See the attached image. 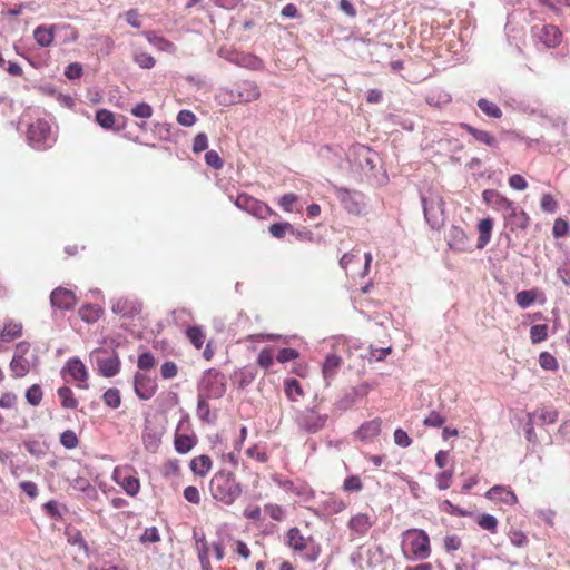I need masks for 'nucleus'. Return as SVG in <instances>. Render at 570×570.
Instances as JSON below:
<instances>
[{
  "label": "nucleus",
  "instance_id": "f257e3e1",
  "mask_svg": "<svg viewBox=\"0 0 570 570\" xmlns=\"http://www.w3.org/2000/svg\"><path fill=\"white\" fill-rule=\"evenodd\" d=\"M401 550L406 560H425L431 556L429 534L421 529H407L401 534Z\"/></svg>",
  "mask_w": 570,
  "mask_h": 570
},
{
  "label": "nucleus",
  "instance_id": "f03ea898",
  "mask_svg": "<svg viewBox=\"0 0 570 570\" xmlns=\"http://www.w3.org/2000/svg\"><path fill=\"white\" fill-rule=\"evenodd\" d=\"M209 491L216 501L232 505L240 497L243 489L233 473L218 471L209 482Z\"/></svg>",
  "mask_w": 570,
  "mask_h": 570
},
{
  "label": "nucleus",
  "instance_id": "7ed1b4c3",
  "mask_svg": "<svg viewBox=\"0 0 570 570\" xmlns=\"http://www.w3.org/2000/svg\"><path fill=\"white\" fill-rule=\"evenodd\" d=\"M27 139L37 150H46L56 141L50 124L45 119H37L29 125Z\"/></svg>",
  "mask_w": 570,
  "mask_h": 570
},
{
  "label": "nucleus",
  "instance_id": "20e7f679",
  "mask_svg": "<svg viewBox=\"0 0 570 570\" xmlns=\"http://www.w3.org/2000/svg\"><path fill=\"white\" fill-rule=\"evenodd\" d=\"M111 479L127 495L135 498L139 494L141 484L138 472L132 465H117L112 471Z\"/></svg>",
  "mask_w": 570,
  "mask_h": 570
},
{
  "label": "nucleus",
  "instance_id": "39448f33",
  "mask_svg": "<svg viewBox=\"0 0 570 570\" xmlns=\"http://www.w3.org/2000/svg\"><path fill=\"white\" fill-rule=\"evenodd\" d=\"M424 216L433 229H440L444 225V200L441 195L430 193L422 196Z\"/></svg>",
  "mask_w": 570,
  "mask_h": 570
},
{
  "label": "nucleus",
  "instance_id": "423d86ee",
  "mask_svg": "<svg viewBox=\"0 0 570 570\" xmlns=\"http://www.w3.org/2000/svg\"><path fill=\"white\" fill-rule=\"evenodd\" d=\"M287 546L294 551L301 552L307 550L305 559L315 562L321 554V547L315 544L312 538H305L296 527L291 528L286 534Z\"/></svg>",
  "mask_w": 570,
  "mask_h": 570
},
{
  "label": "nucleus",
  "instance_id": "0eeeda50",
  "mask_svg": "<svg viewBox=\"0 0 570 570\" xmlns=\"http://www.w3.org/2000/svg\"><path fill=\"white\" fill-rule=\"evenodd\" d=\"M226 392L224 375L215 368L206 371L199 385V395L208 399H220Z\"/></svg>",
  "mask_w": 570,
  "mask_h": 570
},
{
  "label": "nucleus",
  "instance_id": "6e6552de",
  "mask_svg": "<svg viewBox=\"0 0 570 570\" xmlns=\"http://www.w3.org/2000/svg\"><path fill=\"white\" fill-rule=\"evenodd\" d=\"M30 343L19 342L14 347L13 357L10 362V371L13 377H24L36 363L28 357L30 354Z\"/></svg>",
  "mask_w": 570,
  "mask_h": 570
},
{
  "label": "nucleus",
  "instance_id": "1a4fd4ad",
  "mask_svg": "<svg viewBox=\"0 0 570 570\" xmlns=\"http://www.w3.org/2000/svg\"><path fill=\"white\" fill-rule=\"evenodd\" d=\"M371 262V253H366L362 257L358 250H352L343 255L340 265L347 274L351 273L353 277H364L368 273Z\"/></svg>",
  "mask_w": 570,
  "mask_h": 570
},
{
  "label": "nucleus",
  "instance_id": "9d476101",
  "mask_svg": "<svg viewBox=\"0 0 570 570\" xmlns=\"http://www.w3.org/2000/svg\"><path fill=\"white\" fill-rule=\"evenodd\" d=\"M328 421L327 414H322L316 406L306 407L297 414L296 422L301 430L314 434L325 428Z\"/></svg>",
  "mask_w": 570,
  "mask_h": 570
},
{
  "label": "nucleus",
  "instance_id": "9b49d317",
  "mask_svg": "<svg viewBox=\"0 0 570 570\" xmlns=\"http://www.w3.org/2000/svg\"><path fill=\"white\" fill-rule=\"evenodd\" d=\"M234 203L239 209L247 212L258 219H267L271 216H276V213L267 204L246 193L238 194Z\"/></svg>",
  "mask_w": 570,
  "mask_h": 570
},
{
  "label": "nucleus",
  "instance_id": "f8f14e48",
  "mask_svg": "<svg viewBox=\"0 0 570 570\" xmlns=\"http://www.w3.org/2000/svg\"><path fill=\"white\" fill-rule=\"evenodd\" d=\"M92 355L96 358L99 373L105 377H112L120 371V360L117 354L109 353L107 350H96Z\"/></svg>",
  "mask_w": 570,
  "mask_h": 570
},
{
  "label": "nucleus",
  "instance_id": "ddd939ff",
  "mask_svg": "<svg viewBox=\"0 0 570 570\" xmlns=\"http://www.w3.org/2000/svg\"><path fill=\"white\" fill-rule=\"evenodd\" d=\"M335 193L342 206L353 215H361L364 209L363 195L356 190L336 187Z\"/></svg>",
  "mask_w": 570,
  "mask_h": 570
},
{
  "label": "nucleus",
  "instance_id": "4468645a",
  "mask_svg": "<svg viewBox=\"0 0 570 570\" xmlns=\"http://www.w3.org/2000/svg\"><path fill=\"white\" fill-rule=\"evenodd\" d=\"M484 203L491 206L495 210H502L504 215H514V204L512 200L507 198L504 195L495 189H485L482 193Z\"/></svg>",
  "mask_w": 570,
  "mask_h": 570
},
{
  "label": "nucleus",
  "instance_id": "2eb2a0df",
  "mask_svg": "<svg viewBox=\"0 0 570 570\" xmlns=\"http://www.w3.org/2000/svg\"><path fill=\"white\" fill-rule=\"evenodd\" d=\"M134 390L140 400H149L156 394L158 384L155 379L145 373L137 372L134 375Z\"/></svg>",
  "mask_w": 570,
  "mask_h": 570
},
{
  "label": "nucleus",
  "instance_id": "dca6fc26",
  "mask_svg": "<svg viewBox=\"0 0 570 570\" xmlns=\"http://www.w3.org/2000/svg\"><path fill=\"white\" fill-rule=\"evenodd\" d=\"M534 36L546 48H557L562 40V32L557 26L544 24L540 29L533 28Z\"/></svg>",
  "mask_w": 570,
  "mask_h": 570
},
{
  "label": "nucleus",
  "instance_id": "f3484780",
  "mask_svg": "<svg viewBox=\"0 0 570 570\" xmlns=\"http://www.w3.org/2000/svg\"><path fill=\"white\" fill-rule=\"evenodd\" d=\"M111 311L122 317L134 318L141 312V304L134 298L118 297L112 302Z\"/></svg>",
  "mask_w": 570,
  "mask_h": 570
},
{
  "label": "nucleus",
  "instance_id": "a211bd4d",
  "mask_svg": "<svg viewBox=\"0 0 570 570\" xmlns=\"http://www.w3.org/2000/svg\"><path fill=\"white\" fill-rule=\"evenodd\" d=\"M50 302L59 309H71L77 304V297L72 291L57 287L51 292Z\"/></svg>",
  "mask_w": 570,
  "mask_h": 570
},
{
  "label": "nucleus",
  "instance_id": "6ab92c4d",
  "mask_svg": "<svg viewBox=\"0 0 570 570\" xmlns=\"http://www.w3.org/2000/svg\"><path fill=\"white\" fill-rule=\"evenodd\" d=\"M450 248L456 252H464L469 247V238L460 226H451L446 236Z\"/></svg>",
  "mask_w": 570,
  "mask_h": 570
},
{
  "label": "nucleus",
  "instance_id": "aec40b11",
  "mask_svg": "<svg viewBox=\"0 0 570 570\" xmlns=\"http://www.w3.org/2000/svg\"><path fill=\"white\" fill-rule=\"evenodd\" d=\"M485 497L491 501L502 502L508 505H513L518 502L517 494L509 487L503 485L492 487Z\"/></svg>",
  "mask_w": 570,
  "mask_h": 570
},
{
  "label": "nucleus",
  "instance_id": "412c9836",
  "mask_svg": "<svg viewBox=\"0 0 570 570\" xmlns=\"http://www.w3.org/2000/svg\"><path fill=\"white\" fill-rule=\"evenodd\" d=\"M181 423L178 424L174 435V448L177 453L186 454L190 452L198 442L196 434H184L179 433Z\"/></svg>",
  "mask_w": 570,
  "mask_h": 570
},
{
  "label": "nucleus",
  "instance_id": "4be33fe9",
  "mask_svg": "<svg viewBox=\"0 0 570 570\" xmlns=\"http://www.w3.org/2000/svg\"><path fill=\"white\" fill-rule=\"evenodd\" d=\"M63 372L69 373L72 380L86 383L88 380V372L85 364L79 358H70L63 367ZM79 387H87V384H79Z\"/></svg>",
  "mask_w": 570,
  "mask_h": 570
},
{
  "label": "nucleus",
  "instance_id": "5701e85b",
  "mask_svg": "<svg viewBox=\"0 0 570 570\" xmlns=\"http://www.w3.org/2000/svg\"><path fill=\"white\" fill-rule=\"evenodd\" d=\"M374 524V519L368 513H357L348 521V528L358 537L365 535Z\"/></svg>",
  "mask_w": 570,
  "mask_h": 570
},
{
  "label": "nucleus",
  "instance_id": "b1692460",
  "mask_svg": "<svg viewBox=\"0 0 570 570\" xmlns=\"http://www.w3.org/2000/svg\"><path fill=\"white\" fill-rule=\"evenodd\" d=\"M382 430V420L376 417L374 420L363 423L355 432L356 438L361 441H366L377 436Z\"/></svg>",
  "mask_w": 570,
  "mask_h": 570
},
{
  "label": "nucleus",
  "instance_id": "393cba45",
  "mask_svg": "<svg viewBox=\"0 0 570 570\" xmlns=\"http://www.w3.org/2000/svg\"><path fill=\"white\" fill-rule=\"evenodd\" d=\"M493 225L494 220L491 217L483 218L478 223L476 229L479 233V238L476 247L479 249L484 248L490 243Z\"/></svg>",
  "mask_w": 570,
  "mask_h": 570
},
{
  "label": "nucleus",
  "instance_id": "a878e982",
  "mask_svg": "<svg viewBox=\"0 0 570 570\" xmlns=\"http://www.w3.org/2000/svg\"><path fill=\"white\" fill-rule=\"evenodd\" d=\"M56 26H38L33 30V39L40 47H50L55 40Z\"/></svg>",
  "mask_w": 570,
  "mask_h": 570
},
{
  "label": "nucleus",
  "instance_id": "bb28decb",
  "mask_svg": "<svg viewBox=\"0 0 570 570\" xmlns=\"http://www.w3.org/2000/svg\"><path fill=\"white\" fill-rule=\"evenodd\" d=\"M461 127L468 134H470L476 141L482 142L492 148L498 147V140L491 132H489L487 130L476 129L469 124H461Z\"/></svg>",
  "mask_w": 570,
  "mask_h": 570
},
{
  "label": "nucleus",
  "instance_id": "cd10ccee",
  "mask_svg": "<svg viewBox=\"0 0 570 570\" xmlns=\"http://www.w3.org/2000/svg\"><path fill=\"white\" fill-rule=\"evenodd\" d=\"M208 400V397L198 394L196 415L203 423L213 424L217 415L212 413Z\"/></svg>",
  "mask_w": 570,
  "mask_h": 570
},
{
  "label": "nucleus",
  "instance_id": "c85d7f7f",
  "mask_svg": "<svg viewBox=\"0 0 570 570\" xmlns=\"http://www.w3.org/2000/svg\"><path fill=\"white\" fill-rule=\"evenodd\" d=\"M213 465L212 459L209 455L202 454L198 456H195L190 461V470L195 475H198L200 478H204L208 474Z\"/></svg>",
  "mask_w": 570,
  "mask_h": 570
},
{
  "label": "nucleus",
  "instance_id": "c756f323",
  "mask_svg": "<svg viewBox=\"0 0 570 570\" xmlns=\"http://www.w3.org/2000/svg\"><path fill=\"white\" fill-rule=\"evenodd\" d=\"M542 296H543L542 292L538 288L524 289V291L517 293L515 302L519 307L524 309V308L530 307Z\"/></svg>",
  "mask_w": 570,
  "mask_h": 570
},
{
  "label": "nucleus",
  "instance_id": "7c9ffc66",
  "mask_svg": "<svg viewBox=\"0 0 570 570\" xmlns=\"http://www.w3.org/2000/svg\"><path fill=\"white\" fill-rule=\"evenodd\" d=\"M284 391L287 399L292 402H298L305 395L301 383L296 379L285 380Z\"/></svg>",
  "mask_w": 570,
  "mask_h": 570
},
{
  "label": "nucleus",
  "instance_id": "2f4dec72",
  "mask_svg": "<svg viewBox=\"0 0 570 570\" xmlns=\"http://www.w3.org/2000/svg\"><path fill=\"white\" fill-rule=\"evenodd\" d=\"M342 365V358L337 355H328L323 364V375L326 381L333 379Z\"/></svg>",
  "mask_w": 570,
  "mask_h": 570
},
{
  "label": "nucleus",
  "instance_id": "473e14b6",
  "mask_svg": "<svg viewBox=\"0 0 570 570\" xmlns=\"http://www.w3.org/2000/svg\"><path fill=\"white\" fill-rule=\"evenodd\" d=\"M70 485L76 491L86 492L90 498L96 499L98 497L97 490L91 485L89 479L86 476H76L70 481Z\"/></svg>",
  "mask_w": 570,
  "mask_h": 570
},
{
  "label": "nucleus",
  "instance_id": "72a5a7b5",
  "mask_svg": "<svg viewBox=\"0 0 570 570\" xmlns=\"http://www.w3.org/2000/svg\"><path fill=\"white\" fill-rule=\"evenodd\" d=\"M239 101L250 102L261 97V91L255 82H244L239 92Z\"/></svg>",
  "mask_w": 570,
  "mask_h": 570
},
{
  "label": "nucleus",
  "instance_id": "f704fd0d",
  "mask_svg": "<svg viewBox=\"0 0 570 570\" xmlns=\"http://www.w3.org/2000/svg\"><path fill=\"white\" fill-rule=\"evenodd\" d=\"M144 36L146 37L149 43H151L161 51H175L176 49L173 42L165 39L164 37L156 35L154 31H146L144 32Z\"/></svg>",
  "mask_w": 570,
  "mask_h": 570
},
{
  "label": "nucleus",
  "instance_id": "c9c22d12",
  "mask_svg": "<svg viewBox=\"0 0 570 570\" xmlns=\"http://www.w3.org/2000/svg\"><path fill=\"white\" fill-rule=\"evenodd\" d=\"M96 121L97 124L106 130L116 129V116L112 111L108 109H99L96 112Z\"/></svg>",
  "mask_w": 570,
  "mask_h": 570
},
{
  "label": "nucleus",
  "instance_id": "e433bc0d",
  "mask_svg": "<svg viewBox=\"0 0 570 570\" xmlns=\"http://www.w3.org/2000/svg\"><path fill=\"white\" fill-rule=\"evenodd\" d=\"M79 315L86 323H95L101 317L102 309L98 305L87 304L80 307Z\"/></svg>",
  "mask_w": 570,
  "mask_h": 570
},
{
  "label": "nucleus",
  "instance_id": "4c0bfd02",
  "mask_svg": "<svg viewBox=\"0 0 570 570\" xmlns=\"http://www.w3.org/2000/svg\"><path fill=\"white\" fill-rule=\"evenodd\" d=\"M22 335V325L20 323L9 322L6 323L0 332V337L4 342H10L19 338Z\"/></svg>",
  "mask_w": 570,
  "mask_h": 570
},
{
  "label": "nucleus",
  "instance_id": "58836bf2",
  "mask_svg": "<svg viewBox=\"0 0 570 570\" xmlns=\"http://www.w3.org/2000/svg\"><path fill=\"white\" fill-rule=\"evenodd\" d=\"M58 396L61 401V406L63 409L75 410L78 406V400L75 397L73 392L68 386H61L57 391Z\"/></svg>",
  "mask_w": 570,
  "mask_h": 570
},
{
  "label": "nucleus",
  "instance_id": "ea45409f",
  "mask_svg": "<svg viewBox=\"0 0 570 570\" xmlns=\"http://www.w3.org/2000/svg\"><path fill=\"white\" fill-rule=\"evenodd\" d=\"M186 336L196 350H200L206 341V335L200 326H189Z\"/></svg>",
  "mask_w": 570,
  "mask_h": 570
},
{
  "label": "nucleus",
  "instance_id": "a19ab883",
  "mask_svg": "<svg viewBox=\"0 0 570 570\" xmlns=\"http://www.w3.org/2000/svg\"><path fill=\"white\" fill-rule=\"evenodd\" d=\"M236 62L237 65L252 70H261L264 68L263 60L252 53L240 55Z\"/></svg>",
  "mask_w": 570,
  "mask_h": 570
},
{
  "label": "nucleus",
  "instance_id": "79ce46f5",
  "mask_svg": "<svg viewBox=\"0 0 570 570\" xmlns=\"http://www.w3.org/2000/svg\"><path fill=\"white\" fill-rule=\"evenodd\" d=\"M257 372L253 366H245L235 373L239 387H245L254 382Z\"/></svg>",
  "mask_w": 570,
  "mask_h": 570
},
{
  "label": "nucleus",
  "instance_id": "37998d69",
  "mask_svg": "<svg viewBox=\"0 0 570 570\" xmlns=\"http://www.w3.org/2000/svg\"><path fill=\"white\" fill-rule=\"evenodd\" d=\"M535 415L542 424H553L558 421L559 412L553 406H542L537 410Z\"/></svg>",
  "mask_w": 570,
  "mask_h": 570
},
{
  "label": "nucleus",
  "instance_id": "c03bdc74",
  "mask_svg": "<svg viewBox=\"0 0 570 570\" xmlns=\"http://www.w3.org/2000/svg\"><path fill=\"white\" fill-rule=\"evenodd\" d=\"M478 107L488 117L495 118V119H499L502 117V110L500 109V107L497 104H494L485 98H480L478 100Z\"/></svg>",
  "mask_w": 570,
  "mask_h": 570
},
{
  "label": "nucleus",
  "instance_id": "a18cd8bd",
  "mask_svg": "<svg viewBox=\"0 0 570 570\" xmlns=\"http://www.w3.org/2000/svg\"><path fill=\"white\" fill-rule=\"evenodd\" d=\"M504 219H509V223L515 228L527 229L530 223V217L524 210L517 212L514 207V215H504Z\"/></svg>",
  "mask_w": 570,
  "mask_h": 570
},
{
  "label": "nucleus",
  "instance_id": "49530a36",
  "mask_svg": "<svg viewBox=\"0 0 570 570\" xmlns=\"http://www.w3.org/2000/svg\"><path fill=\"white\" fill-rule=\"evenodd\" d=\"M268 232L274 238L281 239L287 233L294 234V227L288 222L275 223L268 227Z\"/></svg>",
  "mask_w": 570,
  "mask_h": 570
},
{
  "label": "nucleus",
  "instance_id": "de8ad7c7",
  "mask_svg": "<svg viewBox=\"0 0 570 570\" xmlns=\"http://www.w3.org/2000/svg\"><path fill=\"white\" fill-rule=\"evenodd\" d=\"M247 458L253 459L259 463H266L269 460V455L264 446L254 444L245 451Z\"/></svg>",
  "mask_w": 570,
  "mask_h": 570
},
{
  "label": "nucleus",
  "instance_id": "09e8293b",
  "mask_svg": "<svg viewBox=\"0 0 570 570\" xmlns=\"http://www.w3.org/2000/svg\"><path fill=\"white\" fill-rule=\"evenodd\" d=\"M102 401L107 406L118 409L121 404L120 391L115 387L108 389L102 395Z\"/></svg>",
  "mask_w": 570,
  "mask_h": 570
},
{
  "label": "nucleus",
  "instance_id": "8fccbe9b",
  "mask_svg": "<svg viewBox=\"0 0 570 570\" xmlns=\"http://www.w3.org/2000/svg\"><path fill=\"white\" fill-rule=\"evenodd\" d=\"M42 397L43 392L39 384H33L26 391L27 402L32 406H38L41 403Z\"/></svg>",
  "mask_w": 570,
  "mask_h": 570
},
{
  "label": "nucleus",
  "instance_id": "3c124183",
  "mask_svg": "<svg viewBox=\"0 0 570 570\" xmlns=\"http://www.w3.org/2000/svg\"><path fill=\"white\" fill-rule=\"evenodd\" d=\"M558 207H559L558 200L553 197V195L547 193L541 196L540 208L544 213L553 214L558 210Z\"/></svg>",
  "mask_w": 570,
  "mask_h": 570
},
{
  "label": "nucleus",
  "instance_id": "603ef678",
  "mask_svg": "<svg viewBox=\"0 0 570 570\" xmlns=\"http://www.w3.org/2000/svg\"><path fill=\"white\" fill-rule=\"evenodd\" d=\"M478 524L484 530L495 533L498 530V520L495 517L483 513L478 518Z\"/></svg>",
  "mask_w": 570,
  "mask_h": 570
},
{
  "label": "nucleus",
  "instance_id": "864d4df0",
  "mask_svg": "<svg viewBox=\"0 0 570 570\" xmlns=\"http://www.w3.org/2000/svg\"><path fill=\"white\" fill-rule=\"evenodd\" d=\"M548 337V325L538 324L530 328V338L533 344L540 343Z\"/></svg>",
  "mask_w": 570,
  "mask_h": 570
},
{
  "label": "nucleus",
  "instance_id": "5fc2aeb1",
  "mask_svg": "<svg viewBox=\"0 0 570 570\" xmlns=\"http://www.w3.org/2000/svg\"><path fill=\"white\" fill-rule=\"evenodd\" d=\"M570 226L569 223L562 218H557L553 223L552 235L554 238H562L569 236Z\"/></svg>",
  "mask_w": 570,
  "mask_h": 570
},
{
  "label": "nucleus",
  "instance_id": "6e6d98bb",
  "mask_svg": "<svg viewBox=\"0 0 570 570\" xmlns=\"http://www.w3.org/2000/svg\"><path fill=\"white\" fill-rule=\"evenodd\" d=\"M453 481V471L445 470L435 475V482L439 490H446L451 487Z\"/></svg>",
  "mask_w": 570,
  "mask_h": 570
},
{
  "label": "nucleus",
  "instance_id": "4d7b16f0",
  "mask_svg": "<svg viewBox=\"0 0 570 570\" xmlns=\"http://www.w3.org/2000/svg\"><path fill=\"white\" fill-rule=\"evenodd\" d=\"M345 492H358L363 489V482L358 475L347 476L342 485Z\"/></svg>",
  "mask_w": 570,
  "mask_h": 570
},
{
  "label": "nucleus",
  "instance_id": "13d9d810",
  "mask_svg": "<svg viewBox=\"0 0 570 570\" xmlns=\"http://www.w3.org/2000/svg\"><path fill=\"white\" fill-rule=\"evenodd\" d=\"M60 443L66 448V449H76L79 444V439L77 436V434L72 431V430H67L65 432L61 433L60 435Z\"/></svg>",
  "mask_w": 570,
  "mask_h": 570
},
{
  "label": "nucleus",
  "instance_id": "bf43d9fd",
  "mask_svg": "<svg viewBox=\"0 0 570 570\" xmlns=\"http://www.w3.org/2000/svg\"><path fill=\"white\" fill-rule=\"evenodd\" d=\"M156 358L150 352H145L138 356L137 366L141 371L151 370L156 366Z\"/></svg>",
  "mask_w": 570,
  "mask_h": 570
},
{
  "label": "nucleus",
  "instance_id": "052dcab7",
  "mask_svg": "<svg viewBox=\"0 0 570 570\" xmlns=\"http://www.w3.org/2000/svg\"><path fill=\"white\" fill-rule=\"evenodd\" d=\"M256 363L259 367L268 370L274 363L272 350L263 348L257 356Z\"/></svg>",
  "mask_w": 570,
  "mask_h": 570
},
{
  "label": "nucleus",
  "instance_id": "680f3d73",
  "mask_svg": "<svg viewBox=\"0 0 570 570\" xmlns=\"http://www.w3.org/2000/svg\"><path fill=\"white\" fill-rule=\"evenodd\" d=\"M508 537L511 541V543L517 548H524L529 543V539L524 532L521 530H511L508 533Z\"/></svg>",
  "mask_w": 570,
  "mask_h": 570
},
{
  "label": "nucleus",
  "instance_id": "e2e57ef3",
  "mask_svg": "<svg viewBox=\"0 0 570 570\" xmlns=\"http://www.w3.org/2000/svg\"><path fill=\"white\" fill-rule=\"evenodd\" d=\"M130 114L137 118L148 119L153 116V107L147 102H139L130 110Z\"/></svg>",
  "mask_w": 570,
  "mask_h": 570
},
{
  "label": "nucleus",
  "instance_id": "0e129e2a",
  "mask_svg": "<svg viewBox=\"0 0 570 570\" xmlns=\"http://www.w3.org/2000/svg\"><path fill=\"white\" fill-rule=\"evenodd\" d=\"M539 364L543 370L553 371L558 368L557 358L548 352H542L539 355Z\"/></svg>",
  "mask_w": 570,
  "mask_h": 570
},
{
  "label": "nucleus",
  "instance_id": "69168bd1",
  "mask_svg": "<svg viewBox=\"0 0 570 570\" xmlns=\"http://www.w3.org/2000/svg\"><path fill=\"white\" fill-rule=\"evenodd\" d=\"M441 511L458 517H465L468 512L456 505H454L450 500H444L439 504Z\"/></svg>",
  "mask_w": 570,
  "mask_h": 570
},
{
  "label": "nucleus",
  "instance_id": "338daca9",
  "mask_svg": "<svg viewBox=\"0 0 570 570\" xmlns=\"http://www.w3.org/2000/svg\"><path fill=\"white\" fill-rule=\"evenodd\" d=\"M233 552L239 556L244 560H248L252 556V551L246 542L242 540H234L232 544Z\"/></svg>",
  "mask_w": 570,
  "mask_h": 570
},
{
  "label": "nucleus",
  "instance_id": "774afa93",
  "mask_svg": "<svg viewBox=\"0 0 570 570\" xmlns=\"http://www.w3.org/2000/svg\"><path fill=\"white\" fill-rule=\"evenodd\" d=\"M347 504L340 498H330L325 501V508L331 513H341L346 509Z\"/></svg>",
  "mask_w": 570,
  "mask_h": 570
}]
</instances>
